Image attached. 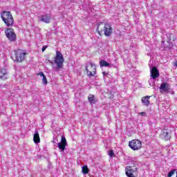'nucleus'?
<instances>
[{"label":"nucleus","instance_id":"1","mask_svg":"<svg viewBox=\"0 0 177 177\" xmlns=\"http://www.w3.org/2000/svg\"><path fill=\"white\" fill-rule=\"evenodd\" d=\"M97 32L99 35H102L104 33L105 37H110L113 34L111 24L107 22H99L97 24Z\"/></svg>","mask_w":177,"mask_h":177},{"label":"nucleus","instance_id":"2","mask_svg":"<svg viewBox=\"0 0 177 177\" xmlns=\"http://www.w3.org/2000/svg\"><path fill=\"white\" fill-rule=\"evenodd\" d=\"M1 19L7 27H12L15 23V19H13L12 12L10 11H3L1 13Z\"/></svg>","mask_w":177,"mask_h":177},{"label":"nucleus","instance_id":"3","mask_svg":"<svg viewBox=\"0 0 177 177\" xmlns=\"http://www.w3.org/2000/svg\"><path fill=\"white\" fill-rule=\"evenodd\" d=\"M54 63L57 64V69L60 70V68H63V63H64V57L60 51H56V56L54 59Z\"/></svg>","mask_w":177,"mask_h":177},{"label":"nucleus","instance_id":"4","mask_svg":"<svg viewBox=\"0 0 177 177\" xmlns=\"http://www.w3.org/2000/svg\"><path fill=\"white\" fill-rule=\"evenodd\" d=\"M26 55L27 53L24 50L18 49L15 50V62L17 63H21L26 60Z\"/></svg>","mask_w":177,"mask_h":177},{"label":"nucleus","instance_id":"5","mask_svg":"<svg viewBox=\"0 0 177 177\" xmlns=\"http://www.w3.org/2000/svg\"><path fill=\"white\" fill-rule=\"evenodd\" d=\"M6 37L10 41V42H15L17 39L16 33L15 32V30L12 28H8L5 30Z\"/></svg>","mask_w":177,"mask_h":177},{"label":"nucleus","instance_id":"6","mask_svg":"<svg viewBox=\"0 0 177 177\" xmlns=\"http://www.w3.org/2000/svg\"><path fill=\"white\" fill-rule=\"evenodd\" d=\"M129 146L132 150H139L142 149V142L138 139L132 140L129 142Z\"/></svg>","mask_w":177,"mask_h":177},{"label":"nucleus","instance_id":"7","mask_svg":"<svg viewBox=\"0 0 177 177\" xmlns=\"http://www.w3.org/2000/svg\"><path fill=\"white\" fill-rule=\"evenodd\" d=\"M126 175L127 177H136V175H138V168H132L127 166L126 167Z\"/></svg>","mask_w":177,"mask_h":177},{"label":"nucleus","instance_id":"8","mask_svg":"<svg viewBox=\"0 0 177 177\" xmlns=\"http://www.w3.org/2000/svg\"><path fill=\"white\" fill-rule=\"evenodd\" d=\"M57 145L60 151H64V150H66V147L67 146V140H66V137L62 136L61 142L57 143Z\"/></svg>","mask_w":177,"mask_h":177},{"label":"nucleus","instance_id":"9","mask_svg":"<svg viewBox=\"0 0 177 177\" xmlns=\"http://www.w3.org/2000/svg\"><path fill=\"white\" fill-rule=\"evenodd\" d=\"M150 73L151 77L153 78V80H156V78H158L160 77V72L156 66H153L151 68Z\"/></svg>","mask_w":177,"mask_h":177},{"label":"nucleus","instance_id":"10","mask_svg":"<svg viewBox=\"0 0 177 177\" xmlns=\"http://www.w3.org/2000/svg\"><path fill=\"white\" fill-rule=\"evenodd\" d=\"M160 89L162 93H163L164 92L165 93H169V85L165 82H163L162 84H160Z\"/></svg>","mask_w":177,"mask_h":177},{"label":"nucleus","instance_id":"11","mask_svg":"<svg viewBox=\"0 0 177 177\" xmlns=\"http://www.w3.org/2000/svg\"><path fill=\"white\" fill-rule=\"evenodd\" d=\"M40 21L46 24L50 23V15L49 14H46L40 17Z\"/></svg>","mask_w":177,"mask_h":177},{"label":"nucleus","instance_id":"12","mask_svg":"<svg viewBox=\"0 0 177 177\" xmlns=\"http://www.w3.org/2000/svg\"><path fill=\"white\" fill-rule=\"evenodd\" d=\"M161 136L166 141H168L169 139H171V134H169L168 129H163Z\"/></svg>","mask_w":177,"mask_h":177},{"label":"nucleus","instance_id":"13","mask_svg":"<svg viewBox=\"0 0 177 177\" xmlns=\"http://www.w3.org/2000/svg\"><path fill=\"white\" fill-rule=\"evenodd\" d=\"M33 142L35 143V145H38V143L41 142V138H39L38 130H35V134L33 136Z\"/></svg>","mask_w":177,"mask_h":177},{"label":"nucleus","instance_id":"14","mask_svg":"<svg viewBox=\"0 0 177 177\" xmlns=\"http://www.w3.org/2000/svg\"><path fill=\"white\" fill-rule=\"evenodd\" d=\"M37 75H40V77H43V79H42L43 85H48V79L46 78V76L45 75V74H44V72H39L37 73Z\"/></svg>","mask_w":177,"mask_h":177},{"label":"nucleus","instance_id":"15","mask_svg":"<svg viewBox=\"0 0 177 177\" xmlns=\"http://www.w3.org/2000/svg\"><path fill=\"white\" fill-rule=\"evenodd\" d=\"M88 100L91 104H96V102H97V98L94 95H89Z\"/></svg>","mask_w":177,"mask_h":177},{"label":"nucleus","instance_id":"16","mask_svg":"<svg viewBox=\"0 0 177 177\" xmlns=\"http://www.w3.org/2000/svg\"><path fill=\"white\" fill-rule=\"evenodd\" d=\"M149 99H150V96L149 95L142 97L141 102L144 104V106H149V104H150V101L149 100Z\"/></svg>","mask_w":177,"mask_h":177},{"label":"nucleus","instance_id":"17","mask_svg":"<svg viewBox=\"0 0 177 177\" xmlns=\"http://www.w3.org/2000/svg\"><path fill=\"white\" fill-rule=\"evenodd\" d=\"M166 35L167 37V42H174V41L176 39V37H175V35L172 33H167Z\"/></svg>","mask_w":177,"mask_h":177},{"label":"nucleus","instance_id":"18","mask_svg":"<svg viewBox=\"0 0 177 177\" xmlns=\"http://www.w3.org/2000/svg\"><path fill=\"white\" fill-rule=\"evenodd\" d=\"M100 67H111V64L105 60L100 61Z\"/></svg>","mask_w":177,"mask_h":177},{"label":"nucleus","instance_id":"19","mask_svg":"<svg viewBox=\"0 0 177 177\" xmlns=\"http://www.w3.org/2000/svg\"><path fill=\"white\" fill-rule=\"evenodd\" d=\"M86 75H88V77H92L95 75V74H96V69L94 68V71H89V70L88 69V66H86Z\"/></svg>","mask_w":177,"mask_h":177},{"label":"nucleus","instance_id":"20","mask_svg":"<svg viewBox=\"0 0 177 177\" xmlns=\"http://www.w3.org/2000/svg\"><path fill=\"white\" fill-rule=\"evenodd\" d=\"M162 44H161V46H164V48L165 49V50H167V49H172V48H174V43H172V41L167 42L169 45H167V46H164V41H162Z\"/></svg>","mask_w":177,"mask_h":177},{"label":"nucleus","instance_id":"21","mask_svg":"<svg viewBox=\"0 0 177 177\" xmlns=\"http://www.w3.org/2000/svg\"><path fill=\"white\" fill-rule=\"evenodd\" d=\"M82 174H84V175H86L87 174H89V169L88 168L87 165H84L82 167Z\"/></svg>","mask_w":177,"mask_h":177},{"label":"nucleus","instance_id":"22","mask_svg":"<svg viewBox=\"0 0 177 177\" xmlns=\"http://www.w3.org/2000/svg\"><path fill=\"white\" fill-rule=\"evenodd\" d=\"M8 73H6L5 72V71L1 70V74H0V78L1 80H7L8 79V76L7 75Z\"/></svg>","mask_w":177,"mask_h":177},{"label":"nucleus","instance_id":"23","mask_svg":"<svg viewBox=\"0 0 177 177\" xmlns=\"http://www.w3.org/2000/svg\"><path fill=\"white\" fill-rule=\"evenodd\" d=\"M109 156L111 157V158H113V157H115V154H114V151L113 149H110L109 151Z\"/></svg>","mask_w":177,"mask_h":177},{"label":"nucleus","instance_id":"24","mask_svg":"<svg viewBox=\"0 0 177 177\" xmlns=\"http://www.w3.org/2000/svg\"><path fill=\"white\" fill-rule=\"evenodd\" d=\"M174 174H175V169L171 170V171H169V172L167 174V177H171V176H172V175H174Z\"/></svg>","mask_w":177,"mask_h":177},{"label":"nucleus","instance_id":"25","mask_svg":"<svg viewBox=\"0 0 177 177\" xmlns=\"http://www.w3.org/2000/svg\"><path fill=\"white\" fill-rule=\"evenodd\" d=\"M47 48H48V46H44L41 48V52H45Z\"/></svg>","mask_w":177,"mask_h":177},{"label":"nucleus","instance_id":"26","mask_svg":"<svg viewBox=\"0 0 177 177\" xmlns=\"http://www.w3.org/2000/svg\"><path fill=\"white\" fill-rule=\"evenodd\" d=\"M139 114H140V115H142V117H146V115H147L146 112H141Z\"/></svg>","mask_w":177,"mask_h":177},{"label":"nucleus","instance_id":"27","mask_svg":"<svg viewBox=\"0 0 177 177\" xmlns=\"http://www.w3.org/2000/svg\"><path fill=\"white\" fill-rule=\"evenodd\" d=\"M103 76L106 77V75H107L109 73H107L106 72H102Z\"/></svg>","mask_w":177,"mask_h":177},{"label":"nucleus","instance_id":"28","mask_svg":"<svg viewBox=\"0 0 177 177\" xmlns=\"http://www.w3.org/2000/svg\"><path fill=\"white\" fill-rule=\"evenodd\" d=\"M90 66H91V67H96V66L93 64L92 62H90Z\"/></svg>","mask_w":177,"mask_h":177},{"label":"nucleus","instance_id":"29","mask_svg":"<svg viewBox=\"0 0 177 177\" xmlns=\"http://www.w3.org/2000/svg\"><path fill=\"white\" fill-rule=\"evenodd\" d=\"M174 66H175L176 67H177V61L175 62Z\"/></svg>","mask_w":177,"mask_h":177},{"label":"nucleus","instance_id":"30","mask_svg":"<svg viewBox=\"0 0 177 177\" xmlns=\"http://www.w3.org/2000/svg\"><path fill=\"white\" fill-rule=\"evenodd\" d=\"M49 63H51V64H53V62H51L50 60H48Z\"/></svg>","mask_w":177,"mask_h":177}]
</instances>
